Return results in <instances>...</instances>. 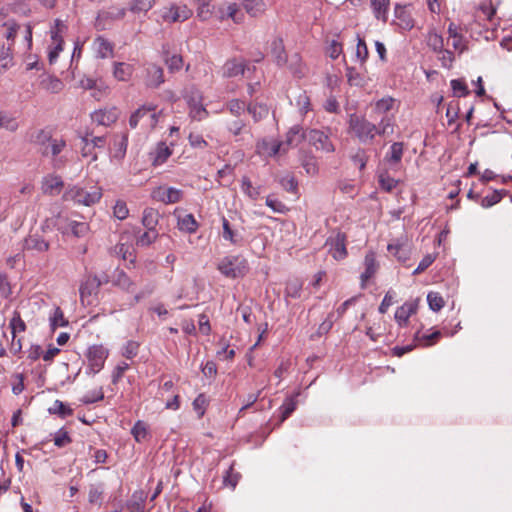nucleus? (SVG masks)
<instances>
[{
    "instance_id": "nucleus-1",
    "label": "nucleus",
    "mask_w": 512,
    "mask_h": 512,
    "mask_svg": "<svg viewBox=\"0 0 512 512\" xmlns=\"http://www.w3.org/2000/svg\"><path fill=\"white\" fill-rule=\"evenodd\" d=\"M102 195V188L96 185L89 188L73 186L65 191L63 199L79 205L92 206L100 201Z\"/></svg>"
},
{
    "instance_id": "nucleus-2",
    "label": "nucleus",
    "mask_w": 512,
    "mask_h": 512,
    "mask_svg": "<svg viewBox=\"0 0 512 512\" xmlns=\"http://www.w3.org/2000/svg\"><path fill=\"white\" fill-rule=\"evenodd\" d=\"M218 270L228 278L243 277L249 270L248 262L241 256H226L217 266Z\"/></svg>"
},
{
    "instance_id": "nucleus-3",
    "label": "nucleus",
    "mask_w": 512,
    "mask_h": 512,
    "mask_svg": "<svg viewBox=\"0 0 512 512\" xmlns=\"http://www.w3.org/2000/svg\"><path fill=\"white\" fill-rule=\"evenodd\" d=\"M155 105H143L138 108L129 118V126L132 129H135L139 122H142V125L146 128L153 129L159 119V115L162 113H156Z\"/></svg>"
},
{
    "instance_id": "nucleus-4",
    "label": "nucleus",
    "mask_w": 512,
    "mask_h": 512,
    "mask_svg": "<svg viewBox=\"0 0 512 512\" xmlns=\"http://www.w3.org/2000/svg\"><path fill=\"white\" fill-rule=\"evenodd\" d=\"M349 129L364 143L372 140L377 132V126L375 124L355 114L350 115Z\"/></svg>"
},
{
    "instance_id": "nucleus-5",
    "label": "nucleus",
    "mask_w": 512,
    "mask_h": 512,
    "mask_svg": "<svg viewBox=\"0 0 512 512\" xmlns=\"http://www.w3.org/2000/svg\"><path fill=\"white\" fill-rule=\"evenodd\" d=\"M67 31V26L60 19H56L54 26L50 30L51 44L49 45L48 59L50 64H54L63 50V34Z\"/></svg>"
},
{
    "instance_id": "nucleus-6",
    "label": "nucleus",
    "mask_w": 512,
    "mask_h": 512,
    "mask_svg": "<svg viewBox=\"0 0 512 512\" xmlns=\"http://www.w3.org/2000/svg\"><path fill=\"white\" fill-rule=\"evenodd\" d=\"M102 281L96 275H87L80 284V300L83 305H93L97 300Z\"/></svg>"
},
{
    "instance_id": "nucleus-7",
    "label": "nucleus",
    "mask_w": 512,
    "mask_h": 512,
    "mask_svg": "<svg viewBox=\"0 0 512 512\" xmlns=\"http://www.w3.org/2000/svg\"><path fill=\"white\" fill-rule=\"evenodd\" d=\"M305 139H307V132L300 125H294L287 132L285 142L272 147L271 155H276L280 151L285 153L290 147H296Z\"/></svg>"
},
{
    "instance_id": "nucleus-8",
    "label": "nucleus",
    "mask_w": 512,
    "mask_h": 512,
    "mask_svg": "<svg viewBox=\"0 0 512 512\" xmlns=\"http://www.w3.org/2000/svg\"><path fill=\"white\" fill-rule=\"evenodd\" d=\"M184 196L181 189L168 186H159L152 190L151 197L153 200L164 204L179 203Z\"/></svg>"
},
{
    "instance_id": "nucleus-9",
    "label": "nucleus",
    "mask_w": 512,
    "mask_h": 512,
    "mask_svg": "<svg viewBox=\"0 0 512 512\" xmlns=\"http://www.w3.org/2000/svg\"><path fill=\"white\" fill-rule=\"evenodd\" d=\"M328 132H330V129H327V132L318 129H311L307 131V140L317 150L332 153L335 151V147L330 141Z\"/></svg>"
},
{
    "instance_id": "nucleus-10",
    "label": "nucleus",
    "mask_w": 512,
    "mask_h": 512,
    "mask_svg": "<svg viewBox=\"0 0 512 512\" xmlns=\"http://www.w3.org/2000/svg\"><path fill=\"white\" fill-rule=\"evenodd\" d=\"M120 116V111L117 107H105L94 111L91 114V119L94 123L109 127L114 124Z\"/></svg>"
},
{
    "instance_id": "nucleus-11",
    "label": "nucleus",
    "mask_w": 512,
    "mask_h": 512,
    "mask_svg": "<svg viewBox=\"0 0 512 512\" xmlns=\"http://www.w3.org/2000/svg\"><path fill=\"white\" fill-rule=\"evenodd\" d=\"M108 356V351L102 345H94L88 349L87 358L94 373L99 372Z\"/></svg>"
},
{
    "instance_id": "nucleus-12",
    "label": "nucleus",
    "mask_w": 512,
    "mask_h": 512,
    "mask_svg": "<svg viewBox=\"0 0 512 512\" xmlns=\"http://www.w3.org/2000/svg\"><path fill=\"white\" fill-rule=\"evenodd\" d=\"M345 241V234L340 232L335 237L327 239L326 246H329V253L335 260H342L347 256Z\"/></svg>"
},
{
    "instance_id": "nucleus-13",
    "label": "nucleus",
    "mask_w": 512,
    "mask_h": 512,
    "mask_svg": "<svg viewBox=\"0 0 512 512\" xmlns=\"http://www.w3.org/2000/svg\"><path fill=\"white\" fill-rule=\"evenodd\" d=\"M192 15L191 9L186 5H173L162 14V18L165 22L174 23L182 22L187 20Z\"/></svg>"
},
{
    "instance_id": "nucleus-14",
    "label": "nucleus",
    "mask_w": 512,
    "mask_h": 512,
    "mask_svg": "<svg viewBox=\"0 0 512 512\" xmlns=\"http://www.w3.org/2000/svg\"><path fill=\"white\" fill-rule=\"evenodd\" d=\"M50 244L39 233L29 234L24 240V249L37 253H43L49 250Z\"/></svg>"
},
{
    "instance_id": "nucleus-15",
    "label": "nucleus",
    "mask_w": 512,
    "mask_h": 512,
    "mask_svg": "<svg viewBox=\"0 0 512 512\" xmlns=\"http://www.w3.org/2000/svg\"><path fill=\"white\" fill-rule=\"evenodd\" d=\"M418 300L405 302L395 312V320L400 326H407L409 317L417 312Z\"/></svg>"
},
{
    "instance_id": "nucleus-16",
    "label": "nucleus",
    "mask_w": 512,
    "mask_h": 512,
    "mask_svg": "<svg viewBox=\"0 0 512 512\" xmlns=\"http://www.w3.org/2000/svg\"><path fill=\"white\" fill-rule=\"evenodd\" d=\"M162 83H164L163 69L158 65L149 64L146 67V86L150 88H158Z\"/></svg>"
},
{
    "instance_id": "nucleus-17",
    "label": "nucleus",
    "mask_w": 512,
    "mask_h": 512,
    "mask_svg": "<svg viewBox=\"0 0 512 512\" xmlns=\"http://www.w3.org/2000/svg\"><path fill=\"white\" fill-rule=\"evenodd\" d=\"M64 186V183L60 176L57 175H48L43 178L42 181V191L44 194L49 195H58L62 188Z\"/></svg>"
},
{
    "instance_id": "nucleus-18",
    "label": "nucleus",
    "mask_w": 512,
    "mask_h": 512,
    "mask_svg": "<svg viewBox=\"0 0 512 512\" xmlns=\"http://www.w3.org/2000/svg\"><path fill=\"white\" fill-rule=\"evenodd\" d=\"M172 155V149L164 142L157 144L155 150L150 153L153 166L162 165Z\"/></svg>"
},
{
    "instance_id": "nucleus-19",
    "label": "nucleus",
    "mask_w": 512,
    "mask_h": 512,
    "mask_svg": "<svg viewBox=\"0 0 512 512\" xmlns=\"http://www.w3.org/2000/svg\"><path fill=\"white\" fill-rule=\"evenodd\" d=\"M365 271L361 274L362 287H365L366 281L372 278L378 269V264L375 259V254L373 252H369L365 256L364 260Z\"/></svg>"
},
{
    "instance_id": "nucleus-20",
    "label": "nucleus",
    "mask_w": 512,
    "mask_h": 512,
    "mask_svg": "<svg viewBox=\"0 0 512 512\" xmlns=\"http://www.w3.org/2000/svg\"><path fill=\"white\" fill-rule=\"evenodd\" d=\"M244 71V62L237 61L235 58L227 60L223 66V76L226 78L243 75Z\"/></svg>"
},
{
    "instance_id": "nucleus-21",
    "label": "nucleus",
    "mask_w": 512,
    "mask_h": 512,
    "mask_svg": "<svg viewBox=\"0 0 512 512\" xmlns=\"http://www.w3.org/2000/svg\"><path fill=\"white\" fill-rule=\"evenodd\" d=\"M127 145L128 136L126 134L116 137L114 140V147L111 155L112 160L121 162L126 155Z\"/></svg>"
},
{
    "instance_id": "nucleus-22",
    "label": "nucleus",
    "mask_w": 512,
    "mask_h": 512,
    "mask_svg": "<svg viewBox=\"0 0 512 512\" xmlns=\"http://www.w3.org/2000/svg\"><path fill=\"white\" fill-rule=\"evenodd\" d=\"M271 54L274 57L277 65L283 66L287 62V55L285 52L283 40L281 38H276L273 40L271 44Z\"/></svg>"
},
{
    "instance_id": "nucleus-23",
    "label": "nucleus",
    "mask_w": 512,
    "mask_h": 512,
    "mask_svg": "<svg viewBox=\"0 0 512 512\" xmlns=\"http://www.w3.org/2000/svg\"><path fill=\"white\" fill-rule=\"evenodd\" d=\"M133 74V66L124 62H115L113 75L119 81L130 80Z\"/></svg>"
},
{
    "instance_id": "nucleus-24",
    "label": "nucleus",
    "mask_w": 512,
    "mask_h": 512,
    "mask_svg": "<svg viewBox=\"0 0 512 512\" xmlns=\"http://www.w3.org/2000/svg\"><path fill=\"white\" fill-rule=\"evenodd\" d=\"M19 128V122L14 114L8 111H0V129L15 132Z\"/></svg>"
},
{
    "instance_id": "nucleus-25",
    "label": "nucleus",
    "mask_w": 512,
    "mask_h": 512,
    "mask_svg": "<svg viewBox=\"0 0 512 512\" xmlns=\"http://www.w3.org/2000/svg\"><path fill=\"white\" fill-rule=\"evenodd\" d=\"M160 214L154 208H146L143 211L142 224L147 230H156Z\"/></svg>"
},
{
    "instance_id": "nucleus-26",
    "label": "nucleus",
    "mask_w": 512,
    "mask_h": 512,
    "mask_svg": "<svg viewBox=\"0 0 512 512\" xmlns=\"http://www.w3.org/2000/svg\"><path fill=\"white\" fill-rule=\"evenodd\" d=\"M104 484H91L88 491V501L92 505H101L104 499Z\"/></svg>"
},
{
    "instance_id": "nucleus-27",
    "label": "nucleus",
    "mask_w": 512,
    "mask_h": 512,
    "mask_svg": "<svg viewBox=\"0 0 512 512\" xmlns=\"http://www.w3.org/2000/svg\"><path fill=\"white\" fill-rule=\"evenodd\" d=\"M95 51L100 58H107L113 54V45L105 38L99 36L94 41Z\"/></svg>"
},
{
    "instance_id": "nucleus-28",
    "label": "nucleus",
    "mask_w": 512,
    "mask_h": 512,
    "mask_svg": "<svg viewBox=\"0 0 512 512\" xmlns=\"http://www.w3.org/2000/svg\"><path fill=\"white\" fill-rule=\"evenodd\" d=\"M395 16L400 21L399 25L403 29L410 30L414 27V20L406 10V7L397 5L395 7Z\"/></svg>"
},
{
    "instance_id": "nucleus-29",
    "label": "nucleus",
    "mask_w": 512,
    "mask_h": 512,
    "mask_svg": "<svg viewBox=\"0 0 512 512\" xmlns=\"http://www.w3.org/2000/svg\"><path fill=\"white\" fill-rule=\"evenodd\" d=\"M40 85L44 90L51 93H58L64 87L63 82L59 78L50 75L45 76L41 80Z\"/></svg>"
},
{
    "instance_id": "nucleus-30",
    "label": "nucleus",
    "mask_w": 512,
    "mask_h": 512,
    "mask_svg": "<svg viewBox=\"0 0 512 512\" xmlns=\"http://www.w3.org/2000/svg\"><path fill=\"white\" fill-rule=\"evenodd\" d=\"M390 0H371L373 13L378 20L387 21V12Z\"/></svg>"
},
{
    "instance_id": "nucleus-31",
    "label": "nucleus",
    "mask_w": 512,
    "mask_h": 512,
    "mask_svg": "<svg viewBox=\"0 0 512 512\" xmlns=\"http://www.w3.org/2000/svg\"><path fill=\"white\" fill-rule=\"evenodd\" d=\"M156 0H131L129 10L133 14H146L155 4Z\"/></svg>"
},
{
    "instance_id": "nucleus-32",
    "label": "nucleus",
    "mask_w": 512,
    "mask_h": 512,
    "mask_svg": "<svg viewBox=\"0 0 512 512\" xmlns=\"http://www.w3.org/2000/svg\"><path fill=\"white\" fill-rule=\"evenodd\" d=\"M66 147V142L63 139L53 138L48 145L45 146L42 154L44 156L51 155L52 157H56L59 155L63 149Z\"/></svg>"
},
{
    "instance_id": "nucleus-33",
    "label": "nucleus",
    "mask_w": 512,
    "mask_h": 512,
    "mask_svg": "<svg viewBox=\"0 0 512 512\" xmlns=\"http://www.w3.org/2000/svg\"><path fill=\"white\" fill-rule=\"evenodd\" d=\"M228 131L235 137L241 135H251L246 123L242 119H234L227 122Z\"/></svg>"
},
{
    "instance_id": "nucleus-34",
    "label": "nucleus",
    "mask_w": 512,
    "mask_h": 512,
    "mask_svg": "<svg viewBox=\"0 0 512 512\" xmlns=\"http://www.w3.org/2000/svg\"><path fill=\"white\" fill-rule=\"evenodd\" d=\"M297 407L296 396H291L285 399L284 403L279 408L280 411V420L279 424L283 423L295 410Z\"/></svg>"
},
{
    "instance_id": "nucleus-35",
    "label": "nucleus",
    "mask_w": 512,
    "mask_h": 512,
    "mask_svg": "<svg viewBox=\"0 0 512 512\" xmlns=\"http://www.w3.org/2000/svg\"><path fill=\"white\" fill-rule=\"evenodd\" d=\"M243 5L248 14L257 17L264 13L266 4L262 0H243Z\"/></svg>"
},
{
    "instance_id": "nucleus-36",
    "label": "nucleus",
    "mask_w": 512,
    "mask_h": 512,
    "mask_svg": "<svg viewBox=\"0 0 512 512\" xmlns=\"http://www.w3.org/2000/svg\"><path fill=\"white\" fill-rule=\"evenodd\" d=\"M241 190L251 200H256L260 196L261 187H254L249 177L243 176L241 179Z\"/></svg>"
},
{
    "instance_id": "nucleus-37",
    "label": "nucleus",
    "mask_w": 512,
    "mask_h": 512,
    "mask_svg": "<svg viewBox=\"0 0 512 512\" xmlns=\"http://www.w3.org/2000/svg\"><path fill=\"white\" fill-rule=\"evenodd\" d=\"M178 228L181 231L194 233L198 228V223L192 214H185L178 217Z\"/></svg>"
},
{
    "instance_id": "nucleus-38",
    "label": "nucleus",
    "mask_w": 512,
    "mask_h": 512,
    "mask_svg": "<svg viewBox=\"0 0 512 512\" xmlns=\"http://www.w3.org/2000/svg\"><path fill=\"white\" fill-rule=\"evenodd\" d=\"M114 285L120 287L123 290L128 292H133L135 288L134 282L129 278V276L124 271H118L113 280Z\"/></svg>"
},
{
    "instance_id": "nucleus-39",
    "label": "nucleus",
    "mask_w": 512,
    "mask_h": 512,
    "mask_svg": "<svg viewBox=\"0 0 512 512\" xmlns=\"http://www.w3.org/2000/svg\"><path fill=\"white\" fill-rule=\"evenodd\" d=\"M13 65V54L10 46L0 47V73L7 71Z\"/></svg>"
},
{
    "instance_id": "nucleus-40",
    "label": "nucleus",
    "mask_w": 512,
    "mask_h": 512,
    "mask_svg": "<svg viewBox=\"0 0 512 512\" xmlns=\"http://www.w3.org/2000/svg\"><path fill=\"white\" fill-rule=\"evenodd\" d=\"M48 412L50 414L58 415L61 418L73 415V409L60 400H55L53 405L48 408Z\"/></svg>"
},
{
    "instance_id": "nucleus-41",
    "label": "nucleus",
    "mask_w": 512,
    "mask_h": 512,
    "mask_svg": "<svg viewBox=\"0 0 512 512\" xmlns=\"http://www.w3.org/2000/svg\"><path fill=\"white\" fill-rule=\"evenodd\" d=\"M222 227V236L225 240L235 245L240 243L242 239L241 236L236 231L232 230L229 221L225 217L222 218Z\"/></svg>"
},
{
    "instance_id": "nucleus-42",
    "label": "nucleus",
    "mask_w": 512,
    "mask_h": 512,
    "mask_svg": "<svg viewBox=\"0 0 512 512\" xmlns=\"http://www.w3.org/2000/svg\"><path fill=\"white\" fill-rule=\"evenodd\" d=\"M247 111L252 115L253 119L258 122L268 115V108L264 104L250 103L247 106Z\"/></svg>"
},
{
    "instance_id": "nucleus-43",
    "label": "nucleus",
    "mask_w": 512,
    "mask_h": 512,
    "mask_svg": "<svg viewBox=\"0 0 512 512\" xmlns=\"http://www.w3.org/2000/svg\"><path fill=\"white\" fill-rule=\"evenodd\" d=\"M388 251L393 254L399 261H406L409 256V249L406 245L399 243H391L387 247Z\"/></svg>"
},
{
    "instance_id": "nucleus-44",
    "label": "nucleus",
    "mask_w": 512,
    "mask_h": 512,
    "mask_svg": "<svg viewBox=\"0 0 512 512\" xmlns=\"http://www.w3.org/2000/svg\"><path fill=\"white\" fill-rule=\"evenodd\" d=\"M126 15V9L123 7H110L105 11H102L99 14V17L102 19L109 20H121Z\"/></svg>"
},
{
    "instance_id": "nucleus-45",
    "label": "nucleus",
    "mask_w": 512,
    "mask_h": 512,
    "mask_svg": "<svg viewBox=\"0 0 512 512\" xmlns=\"http://www.w3.org/2000/svg\"><path fill=\"white\" fill-rule=\"evenodd\" d=\"M506 194L505 190H494L491 194L485 196L481 200V206L483 208H489L501 201L503 196Z\"/></svg>"
},
{
    "instance_id": "nucleus-46",
    "label": "nucleus",
    "mask_w": 512,
    "mask_h": 512,
    "mask_svg": "<svg viewBox=\"0 0 512 512\" xmlns=\"http://www.w3.org/2000/svg\"><path fill=\"white\" fill-rule=\"evenodd\" d=\"M442 336V333L440 331H434L430 334H423L420 335V331H417L415 334V338L420 342L423 343L424 346H432L434 345Z\"/></svg>"
},
{
    "instance_id": "nucleus-47",
    "label": "nucleus",
    "mask_w": 512,
    "mask_h": 512,
    "mask_svg": "<svg viewBox=\"0 0 512 512\" xmlns=\"http://www.w3.org/2000/svg\"><path fill=\"white\" fill-rule=\"evenodd\" d=\"M68 325V321L65 319L63 311L57 307L54 310L53 315L50 317V326L53 331H55L58 327H64Z\"/></svg>"
},
{
    "instance_id": "nucleus-48",
    "label": "nucleus",
    "mask_w": 512,
    "mask_h": 512,
    "mask_svg": "<svg viewBox=\"0 0 512 512\" xmlns=\"http://www.w3.org/2000/svg\"><path fill=\"white\" fill-rule=\"evenodd\" d=\"M194 1L198 5L197 16L203 21L210 18L211 14H212V9H211V5H210L211 0H194Z\"/></svg>"
},
{
    "instance_id": "nucleus-49",
    "label": "nucleus",
    "mask_w": 512,
    "mask_h": 512,
    "mask_svg": "<svg viewBox=\"0 0 512 512\" xmlns=\"http://www.w3.org/2000/svg\"><path fill=\"white\" fill-rule=\"evenodd\" d=\"M279 183L284 190L291 193H297L298 182L295 177L291 174H286L279 179Z\"/></svg>"
},
{
    "instance_id": "nucleus-50",
    "label": "nucleus",
    "mask_w": 512,
    "mask_h": 512,
    "mask_svg": "<svg viewBox=\"0 0 512 512\" xmlns=\"http://www.w3.org/2000/svg\"><path fill=\"white\" fill-rule=\"evenodd\" d=\"M427 302L431 310L437 312L441 310L445 304L444 299L438 292H429Z\"/></svg>"
},
{
    "instance_id": "nucleus-51",
    "label": "nucleus",
    "mask_w": 512,
    "mask_h": 512,
    "mask_svg": "<svg viewBox=\"0 0 512 512\" xmlns=\"http://www.w3.org/2000/svg\"><path fill=\"white\" fill-rule=\"evenodd\" d=\"M9 327L11 328L12 336L16 338L17 332H23L26 329V324L22 320L20 313L15 311L12 319L10 320Z\"/></svg>"
},
{
    "instance_id": "nucleus-52",
    "label": "nucleus",
    "mask_w": 512,
    "mask_h": 512,
    "mask_svg": "<svg viewBox=\"0 0 512 512\" xmlns=\"http://www.w3.org/2000/svg\"><path fill=\"white\" fill-rule=\"evenodd\" d=\"M403 155V144L401 142H394L390 147V152L386 158L392 163H398L401 161Z\"/></svg>"
},
{
    "instance_id": "nucleus-53",
    "label": "nucleus",
    "mask_w": 512,
    "mask_h": 512,
    "mask_svg": "<svg viewBox=\"0 0 512 512\" xmlns=\"http://www.w3.org/2000/svg\"><path fill=\"white\" fill-rule=\"evenodd\" d=\"M158 237L156 230H147L143 234L137 237L136 243L139 246L146 247L152 244Z\"/></svg>"
},
{
    "instance_id": "nucleus-54",
    "label": "nucleus",
    "mask_w": 512,
    "mask_h": 512,
    "mask_svg": "<svg viewBox=\"0 0 512 512\" xmlns=\"http://www.w3.org/2000/svg\"><path fill=\"white\" fill-rule=\"evenodd\" d=\"M347 81L352 86H362L364 83L363 76L353 67L346 69Z\"/></svg>"
},
{
    "instance_id": "nucleus-55",
    "label": "nucleus",
    "mask_w": 512,
    "mask_h": 512,
    "mask_svg": "<svg viewBox=\"0 0 512 512\" xmlns=\"http://www.w3.org/2000/svg\"><path fill=\"white\" fill-rule=\"evenodd\" d=\"M69 228L76 237H83L89 231V225L86 222L70 221Z\"/></svg>"
},
{
    "instance_id": "nucleus-56",
    "label": "nucleus",
    "mask_w": 512,
    "mask_h": 512,
    "mask_svg": "<svg viewBox=\"0 0 512 512\" xmlns=\"http://www.w3.org/2000/svg\"><path fill=\"white\" fill-rule=\"evenodd\" d=\"M240 474L234 472L233 464L230 465L225 475L223 476V483L225 486H229L234 489L239 481Z\"/></svg>"
},
{
    "instance_id": "nucleus-57",
    "label": "nucleus",
    "mask_w": 512,
    "mask_h": 512,
    "mask_svg": "<svg viewBox=\"0 0 512 512\" xmlns=\"http://www.w3.org/2000/svg\"><path fill=\"white\" fill-rule=\"evenodd\" d=\"M427 42L428 46L431 47L435 52L440 53L444 50L443 38L435 32L429 33Z\"/></svg>"
},
{
    "instance_id": "nucleus-58",
    "label": "nucleus",
    "mask_w": 512,
    "mask_h": 512,
    "mask_svg": "<svg viewBox=\"0 0 512 512\" xmlns=\"http://www.w3.org/2000/svg\"><path fill=\"white\" fill-rule=\"evenodd\" d=\"M131 433L137 442H141L147 436L146 424L142 421H137L133 426Z\"/></svg>"
},
{
    "instance_id": "nucleus-59",
    "label": "nucleus",
    "mask_w": 512,
    "mask_h": 512,
    "mask_svg": "<svg viewBox=\"0 0 512 512\" xmlns=\"http://www.w3.org/2000/svg\"><path fill=\"white\" fill-rule=\"evenodd\" d=\"M54 444L59 448H63L72 442L68 432L64 429H60L54 436Z\"/></svg>"
},
{
    "instance_id": "nucleus-60",
    "label": "nucleus",
    "mask_w": 512,
    "mask_h": 512,
    "mask_svg": "<svg viewBox=\"0 0 512 512\" xmlns=\"http://www.w3.org/2000/svg\"><path fill=\"white\" fill-rule=\"evenodd\" d=\"M139 343L133 340L128 341L122 348V356L132 359L138 354Z\"/></svg>"
},
{
    "instance_id": "nucleus-61",
    "label": "nucleus",
    "mask_w": 512,
    "mask_h": 512,
    "mask_svg": "<svg viewBox=\"0 0 512 512\" xmlns=\"http://www.w3.org/2000/svg\"><path fill=\"white\" fill-rule=\"evenodd\" d=\"M357 47H356V58L361 62L364 63L368 58V48L363 38H361L359 35L357 36Z\"/></svg>"
},
{
    "instance_id": "nucleus-62",
    "label": "nucleus",
    "mask_w": 512,
    "mask_h": 512,
    "mask_svg": "<svg viewBox=\"0 0 512 512\" xmlns=\"http://www.w3.org/2000/svg\"><path fill=\"white\" fill-rule=\"evenodd\" d=\"M227 108L235 116H240L247 109L245 102L239 99L230 100L227 103Z\"/></svg>"
},
{
    "instance_id": "nucleus-63",
    "label": "nucleus",
    "mask_w": 512,
    "mask_h": 512,
    "mask_svg": "<svg viewBox=\"0 0 512 512\" xmlns=\"http://www.w3.org/2000/svg\"><path fill=\"white\" fill-rule=\"evenodd\" d=\"M451 87L454 94L458 97L467 96L469 94V90L464 81L459 79H454L451 81Z\"/></svg>"
},
{
    "instance_id": "nucleus-64",
    "label": "nucleus",
    "mask_w": 512,
    "mask_h": 512,
    "mask_svg": "<svg viewBox=\"0 0 512 512\" xmlns=\"http://www.w3.org/2000/svg\"><path fill=\"white\" fill-rule=\"evenodd\" d=\"M355 166L359 168V170H363L366 166L368 156L364 149H358L356 153L351 157Z\"/></svg>"
}]
</instances>
